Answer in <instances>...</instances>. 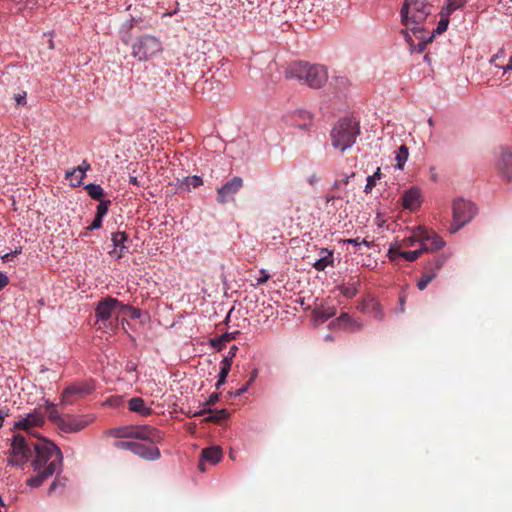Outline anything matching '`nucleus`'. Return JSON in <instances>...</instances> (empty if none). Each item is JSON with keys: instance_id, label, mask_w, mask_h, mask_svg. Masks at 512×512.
<instances>
[{"instance_id": "3c124183", "label": "nucleus", "mask_w": 512, "mask_h": 512, "mask_svg": "<svg viewBox=\"0 0 512 512\" xmlns=\"http://www.w3.org/2000/svg\"><path fill=\"white\" fill-rule=\"evenodd\" d=\"M232 361H233V358L231 356H226L222 361H221V364H220V368H225L226 370H229L231 369V366H232Z\"/></svg>"}, {"instance_id": "a878e982", "label": "nucleus", "mask_w": 512, "mask_h": 512, "mask_svg": "<svg viewBox=\"0 0 512 512\" xmlns=\"http://www.w3.org/2000/svg\"><path fill=\"white\" fill-rule=\"evenodd\" d=\"M90 167H91L90 164L86 160H83L82 163L78 167L74 168L72 171L66 172V178H70V177H72V175L79 173L77 183H73V186H79L82 184V181H83L84 177L86 176V171L89 170Z\"/></svg>"}, {"instance_id": "ddd939ff", "label": "nucleus", "mask_w": 512, "mask_h": 512, "mask_svg": "<svg viewBox=\"0 0 512 512\" xmlns=\"http://www.w3.org/2000/svg\"><path fill=\"white\" fill-rule=\"evenodd\" d=\"M243 186V179L235 176L217 190V201L225 204L234 200V196Z\"/></svg>"}, {"instance_id": "aec40b11", "label": "nucleus", "mask_w": 512, "mask_h": 512, "mask_svg": "<svg viewBox=\"0 0 512 512\" xmlns=\"http://www.w3.org/2000/svg\"><path fill=\"white\" fill-rule=\"evenodd\" d=\"M129 410L140 414L141 416H149L153 413L151 407L146 406L141 397H133L128 402Z\"/></svg>"}, {"instance_id": "8fccbe9b", "label": "nucleus", "mask_w": 512, "mask_h": 512, "mask_svg": "<svg viewBox=\"0 0 512 512\" xmlns=\"http://www.w3.org/2000/svg\"><path fill=\"white\" fill-rule=\"evenodd\" d=\"M351 317L349 316L348 313H342L338 318H337V322L339 323V325H348L351 323Z\"/></svg>"}, {"instance_id": "393cba45", "label": "nucleus", "mask_w": 512, "mask_h": 512, "mask_svg": "<svg viewBox=\"0 0 512 512\" xmlns=\"http://www.w3.org/2000/svg\"><path fill=\"white\" fill-rule=\"evenodd\" d=\"M406 28L412 32L413 37H415L418 41L431 42L434 37L433 32L430 34L429 31H427L421 25H412Z\"/></svg>"}, {"instance_id": "cd10ccee", "label": "nucleus", "mask_w": 512, "mask_h": 512, "mask_svg": "<svg viewBox=\"0 0 512 512\" xmlns=\"http://www.w3.org/2000/svg\"><path fill=\"white\" fill-rule=\"evenodd\" d=\"M336 315V308L334 306L322 307L314 311V316L317 320L325 322Z\"/></svg>"}, {"instance_id": "4468645a", "label": "nucleus", "mask_w": 512, "mask_h": 512, "mask_svg": "<svg viewBox=\"0 0 512 512\" xmlns=\"http://www.w3.org/2000/svg\"><path fill=\"white\" fill-rule=\"evenodd\" d=\"M420 247L423 252H434L441 249L445 242L433 231L419 227Z\"/></svg>"}, {"instance_id": "69168bd1", "label": "nucleus", "mask_w": 512, "mask_h": 512, "mask_svg": "<svg viewBox=\"0 0 512 512\" xmlns=\"http://www.w3.org/2000/svg\"><path fill=\"white\" fill-rule=\"evenodd\" d=\"M361 240L359 238H355V239H349L348 240V243H351V244H354V245H361Z\"/></svg>"}, {"instance_id": "680f3d73", "label": "nucleus", "mask_w": 512, "mask_h": 512, "mask_svg": "<svg viewBox=\"0 0 512 512\" xmlns=\"http://www.w3.org/2000/svg\"><path fill=\"white\" fill-rule=\"evenodd\" d=\"M258 376V370L257 369H254L252 372H251V375H250V378L248 380L247 383H249V385L257 378Z\"/></svg>"}, {"instance_id": "f8f14e48", "label": "nucleus", "mask_w": 512, "mask_h": 512, "mask_svg": "<svg viewBox=\"0 0 512 512\" xmlns=\"http://www.w3.org/2000/svg\"><path fill=\"white\" fill-rule=\"evenodd\" d=\"M445 261L446 258L444 256H436L426 264L422 277L417 282V287L420 291L426 289L428 284L437 277Z\"/></svg>"}, {"instance_id": "c9c22d12", "label": "nucleus", "mask_w": 512, "mask_h": 512, "mask_svg": "<svg viewBox=\"0 0 512 512\" xmlns=\"http://www.w3.org/2000/svg\"><path fill=\"white\" fill-rule=\"evenodd\" d=\"M359 281L352 283L348 286H342L341 293L347 298H353L358 292Z\"/></svg>"}, {"instance_id": "c756f323", "label": "nucleus", "mask_w": 512, "mask_h": 512, "mask_svg": "<svg viewBox=\"0 0 512 512\" xmlns=\"http://www.w3.org/2000/svg\"><path fill=\"white\" fill-rule=\"evenodd\" d=\"M85 190L87 191L88 195L94 200H101V198L104 196V190L98 184L90 183L85 186Z\"/></svg>"}, {"instance_id": "79ce46f5", "label": "nucleus", "mask_w": 512, "mask_h": 512, "mask_svg": "<svg viewBox=\"0 0 512 512\" xmlns=\"http://www.w3.org/2000/svg\"><path fill=\"white\" fill-rule=\"evenodd\" d=\"M66 480L67 479L65 477H60L57 475L49 487V494L54 492L57 488H63L66 485Z\"/></svg>"}, {"instance_id": "1a4fd4ad", "label": "nucleus", "mask_w": 512, "mask_h": 512, "mask_svg": "<svg viewBox=\"0 0 512 512\" xmlns=\"http://www.w3.org/2000/svg\"><path fill=\"white\" fill-rule=\"evenodd\" d=\"M124 309H128V306L123 305L117 299L108 296L98 302L95 309V315L98 321L105 323L112 318L117 319Z\"/></svg>"}, {"instance_id": "6ab92c4d", "label": "nucleus", "mask_w": 512, "mask_h": 512, "mask_svg": "<svg viewBox=\"0 0 512 512\" xmlns=\"http://www.w3.org/2000/svg\"><path fill=\"white\" fill-rule=\"evenodd\" d=\"M312 118V114L307 111H296L293 114L292 125L302 130H307L312 125Z\"/></svg>"}, {"instance_id": "f257e3e1", "label": "nucleus", "mask_w": 512, "mask_h": 512, "mask_svg": "<svg viewBox=\"0 0 512 512\" xmlns=\"http://www.w3.org/2000/svg\"><path fill=\"white\" fill-rule=\"evenodd\" d=\"M36 458L32 462L35 475L28 478L26 484L39 487L47 478L62 468L63 455L61 450L51 441L40 440L34 444Z\"/></svg>"}, {"instance_id": "f3484780", "label": "nucleus", "mask_w": 512, "mask_h": 512, "mask_svg": "<svg viewBox=\"0 0 512 512\" xmlns=\"http://www.w3.org/2000/svg\"><path fill=\"white\" fill-rule=\"evenodd\" d=\"M111 240L113 242L114 249L109 253L115 254L117 259L122 258L128 250V247L125 245V242L128 240L127 234L125 232L113 233Z\"/></svg>"}, {"instance_id": "c03bdc74", "label": "nucleus", "mask_w": 512, "mask_h": 512, "mask_svg": "<svg viewBox=\"0 0 512 512\" xmlns=\"http://www.w3.org/2000/svg\"><path fill=\"white\" fill-rule=\"evenodd\" d=\"M229 372L230 371L226 370L225 368H220V371L218 374V381L215 385L216 389H219L226 382Z\"/></svg>"}, {"instance_id": "2f4dec72", "label": "nucleus", "mask_w": 512, "mask_h": 512, "mask_svg": "<svg viewBox=\"0 0 512 512\" xmlns=\"http://www.w3.org/2000/svg\"><path fill=\"white\" fill-rule=\"evenodd\" d=\"M403 246H401V243L400 244H393L391 245V247L389 248L388 250V258L391 262L393 263H398V259L399 258H402V254L404 251L401 250Z\"/></svg>"}, {"instance_id": "39448f33", "label": "nucleus", "mask_w": 512, "mask_h": 512, "mask_svg": "<svg viewBox=\"0 0 512 512\" xmlns=\"http://www.w3.org/2000/svg\"><path fill=\"white\" fill-rule=\"evenodd\" d=\"M431 5L425 0H405L401 8V21L406 27L421 25L431 13Z\"/></svg>"}, {"instance_id": "09e8293b", "label": "nucleus", "mask_w": 512, "mask_h": 512, "mask_svg": "<svg viewBox=\"0 0 512 512\" xmlns=\"http://www.w3.org/2000/svg\"><path fill=\"white\" fill-rule=\"evenodd\" d=\"M270 277V274L266 270H260V277L257 279L256 285L265 284L270 279Z\"/></svg>"}, {"instance_id": "9b49d317", "label": "nucleus", "mask_w": 512, "mask_h": 512, "mask_svg": "<svg viewBox=\"0 0 512 512\" xmlns=\"http://www.w3.org/2000/svg\"><path fill=\"white\" fill-rule=\"evenodd\" d=\"M95 389L91 382H77L66 387L62 393L61 402L63 404H72L75 400L82 398Z\"/></svg>"}, {"instance_id": "338daca9", "label": "nucleus", "mask_w": 512, "mask_h": 512, "mask_svg": "<svg viewBox=\"0 0 512 512\" xmlns=\"http://www.w3.org/2000/svg\"><path fill=\"white\" fill-rule=\"evenodd\" d=\"M5 79H8V77L6 76V74H2V75L0 76V83L7 84V83L5 82Z\"/></svg>"}, {"instance_id": "423d86ee", "label": "nucleus", "mask_w": 512, "mask_h": 512, "mask_svg": "<svg viewBox=\"0 0 512 512\" xmlns=\"http://www.w3.org/2000/svg\"><path fill=\"white\" fill-rule=\"evenodd\" d=\"M110 434L118 438H135L150 444L160 443L163 438L161 432L150 425L118 427L112 429Z\"/></svg>"}, {"instance_id": "5fc2aeb1", "label": "nucleus", "mask_w": 512, "mask_h": 512, "mask_svg": "<svg viewBox=\"0 0 512 512\" xmlns=\"http://www.w3.org/2000/svg\"><path fill=\"white\" fill-rule=\"evenodd\" d=\"M218 401H219V394L213 393V394H211L209 396V398L207 399L205 405L206 406H212V405L216 404Z\"/></svg>"}, {"instance_id": "c85d7f7f", "label": "nucleus", "mask_w": 512, "mask_h": 512, "mask_svg": "<svg viewBox=\"0 0 512 512\" xmlns=\"http://www.w3.org/2000/svg\"><path fill=\"white\" fill-rule=\"evenodd\" d=\"M466 0H446V6L442 8V14L450 16L457 9L462 8Z\"/></svg>"}, {"instance_id": "5701e85b", "label": "nucleus", "mask_w": 512, "mask_h": 512, "mask_svg": "<svg viewBox=\"0 0 512 512\" xmlns=\"http://www.w3.org/2000/svg\"><path fill=\"white\" fill-rule=\"evenodd\" d=\"M210 413L211 415L204 419L206 422H215L219 423L220 421L227 419L229 417V412L226 409H220V410H202L199 412H196L194 416H200L204 413Z\"/></svg>"}, {"instance_id": "13d9d810", "label": "nucleus", "mask_w": 512, "mask_h": 512, "mask_svg": "<svg viewBox=\"0 0 512 512\" xmlns=\"http://www.w3.org/2000/svg\"><path fill=\"white\" fill-rule=\"evenodd\" d=\"M248 387H249V383H247L245 386H243L242 388L238 389L236 392H235V396H241L242 394H244L247 390H248Z\"/></svg>"}, {"instance_id": "bf43d9fd", "label": "nucleus", "mask_w": 512, "mask_h": 512, "mask_svg": "<svg viewBox=\"0 0 512 512\" xmlns=\"http://www.w3.org/2000/svg\"><path fill=\"white\" fill-rule=\"evenodd\" d=\"M129 182L132 184V185H135V186H141V182L138 180V178L136 176H130L129 177Z\"/></svg>"}, {"instance_id": "0e129e2a", "label": "nucleus", "mask_w": 512, "mask_h": 512, "mask_svg": "<svg viewBox=\"0 0 512 512\" xmlns=\"http://www.w3.org/2000/svg\"><path fill=\"white\" fill-rule=\"evenodd\" d=\"M336 81H339L340 85L345 86L348 83V79L346 77H338Z\"/></svg>"}, {"instance_id": "0eeeda50", "label": "nucleus", "mask_w": 512, "mask_h": 512, "mask_svg": "<svg viewBox=\"0 0 512 512\" xmlns=\"http://www.w3.org/2000/svg\"><path fill=\"white\" fill-rule=\"evenodd\" d=\"M34 444L35 443H30L21 434L14 435L10 448V455L8 457V464L17 466L26 463L32 455L31 446L34 447Z\"/></svg>"}, {"instance_id": "a19ab883", "label": "nucleus", "mask_w": 512, "mask_h": 512, "mask_svg": "<svg viewBox=\"0 0 512 512\" xmlns=\"http://www.w3.org/2000/svg\"><path fill=\"white\" fill-rule=\"evenodd\" d=\"M448 24H449V16L443 15L441 13V19L437 25V28L433 31L434 35L441 34V33L445 32L447 30Z\"/></svg>"}, {"instance_id": "864d4df0", "label": "nucleus", "mask_w": 512, "mask_h": 512, "mask_svg": "<svg viewBox=\"0 0 512 512\" xmlns=\"http://www.w3.org/2000/svg\"><path fill=\"white\" fill-rule=\"evenodd\" d=\"M15 428L28 431L31 427H30L29 423L26 421V417H25L15 423Z\"/></svg>"}, {"instance_id": "ea45409f", "label": "nucleus", "mask_w": 512, "mask_h": 512, "mask_svg": "<svg viewBox=\"0 0 512 512\" xmlns=\"http://www.w3.org/2000/svg\"><path fill=\"white\" fill-rule=\"evenodd\" d=\"M232 339H233L232 334H230V333H225V334H223L220 338L212 340L211 344H212V346H214V347H215V348H217L218 350H221V349H222V347H223V345H224L226 342H228V341H230V340H232Z\"/></svg>"}, {"instance_id": "f03ea898", "label": "nucleus", "mask_w": 512, "mask_h": 512, "mask_svg": "<svg viewBox=\"0 0 512 512\" xmlns=\"http://www.w3.org/2000/svg\"><path fill=\"white\" fill-rule=\"evenodd\" d=\"M285 77L287 79H297L311 88L319 89L327 82L328 73L322 65L297 61L287 67Z\"/></svg>"}, {"instance_id": "b1692460", "label": "nucleus", "mask_w": 512, "mask_h": 512, "mask_svg": "<svg viewBox=\"0 0 512 512\" xmlns=\"http://www.w3.org/2000/svg\"><path fill=\"white\" fill-rule=\"evenodd\" d=\"M203 184V180L201 177L199 176H188V177H185L183 178L181 181H179L178 183V189L180 191H190L191 187L193 188H197L199 186H201Z\"/></svg>"}, {"instance_id": "a211bd4d", "label": "nucleus", "mask_w": 512, "mask_h": 512, "mask_svg": "<svg viewBox=\"0 0 512 512\" xmlns=\"http://www.w3.org/2000/svg\"><path fill=\"white\" fill-rule=\"evenodd\" d=\"M402 205L406 209L414 210L420 205V191L416 187L406 190L402 196Z\"/></svg>"}, {"instance_id": "2eb2a0df", "label": "nucleus", "mask_w": 512, "mask_h": 512, "mask_svg": "<svg viewBox=\"0 0 512 512\" xmlns=\"http://www.w3.org/2000/svg\"><path fill=\"white\" fill-rule=\"evenodd\" d=\"M497 170L508 181L512 179V151L501 148L500 157L496 164Z\"/></svg>"}, {"instance_id": "412c9836", "label": "nucleus", "mask_w": 512, "mask_h": 512, "mask_svg": "<svg viewBox=\"0 0 512 512\" xmlns=\"http://www.w3.org/2000/svg\"><path fill=\"white\" fill-rule=\"evenodd\" d=\"M222 457L223 452L219 446L208 447L201 451V459L203 461L210 462L213 465L220 462Z\"/></svg>"}, {"instance_id": "4d7b16f0", "label": "nucleus", "mask_w": 512, "mask_h": 512, "mask_svg": "<svg viewBox=\"0 0 512 512\" xmlns=\"http://www.w3.org/2000/svg\"><path fill=\"white\" fill-rule=\"evenodd\" d=\"M9 283L8 277L0 272V291Z\"/></svg>"}, {"instance_id": "6e6d98bb", "label": "nucleus", "mask_w": 512, "mask_h": 512, "mask_svg": "<svg viewBox=\"0 0 512 512\" xmlns=\"http://www.w3.org/2000/svg\"><path fill=\"white\" fill-rule=\"evenodd\" d=\"M499 68L503 69L504 73H507L508 71H512V56L509 57L507 64L499 65Z\"/></svg>"}, {"instance_id": "20e7f679", "label": "nucleus", "mask_w": 512, "mask_h": 512, "mask_svg": "<svg viewBox=\"0 0 512 512\" xmlns=\"http://www.w3.org/2000/svg\"><path fill=\"white\" fill-rule=\"evenodd\" d=\"M162 52V42L159 38L150 34L136 37L131 45V55L140 62L152 60Z\"/></svg>"}, {"instance_id": "f704fd0d", "label": "nucleus", "mask_w": 512, "mask_h": 512, "mask_svg": "<svg viewBox=\"0 0 512 512\" xmlns=\"http://www.w3.org/2000/svg\"><path fill=\"white\" fill-rule=\"evenodd\" d=\"M405 39L407 43H409L410 47L418 53H422L425 50L426 45L429 43L425 41H419L417 44H415L413 37L408 32H405Z\"/></svg>"}, {"instance_id": "052dcab7", "label": "nucleus", "mask_w": 512, "mask_h": 512, "mask_svg": "<svg viewBox=\"0 0 512 512\" xmlns=\"http://www.w3.org/2000/svg\"><path fill=\"white\" fill-rule=\"evenodd\" d=\"M237 351H238V347L236 345H232L229 349L228 356H231L232 358H234Z\"/></svg>"}, {"instance_id": "e433bc0d", "label": "nucleus", "mask_w": 512, "mask_h": 512, "mask_svg": "<svg viewBox=\"0 0 512 512\" xmlns=\"http://www.w3.org/2000/svg\"><path fill=\"white\" fill-rule=\"evenodd\" d=\"M416 243L420 244L419 228L410 237H406L401 241L403 247H413Z\"/></svg>"}, {"instance_id": "6e6552de", "label": "nucleus", "mask_w": 512, "mask_h": 512, "mask_svg": "<svg viewBox=\"0 0 512 512\" xmlns=\"http://www.w3.org/2000/svg\"><path fill=\"white\" fill-rule=\"evenodd\" d=\"M476 213L474 205L467 200L457 199L453 202V221L449 228L451 233H456L465 224L470 222Z\"/></svg>"}, {"instance_id": "4be33fe9", "label": "nucleus", "mask_w": 512, "mask_h": 512, "mask_svg": "<svg viewBox=\"0 0 512 512\" xmlns=\"http://www.w3.org/2000/svg\"><path fill=\"white\" fill-rule=\"evenodd\" d=\"M333 264L332 251L322 248L320 250V258L313 263V267L318 271H323L328 265Z\"/></svg>"}, {"instance_id": "9d476101", "label": "nucleus", "mask_w": 512, "mask_h": 512, "mask_svg": "<svg viewBox=\"0 0 512 512\" xmlns=\"http://www.w3.org/2000/svg\"><path fill=\"white\" fill-rule=\"evenodd\" d=\"M94 421L92 415H64L59 421V429L65 433H77L85 429Z\"/></svg>"}, {"instance_id": "37998d69", "label": "nucleus", "mask_w": 512, "mask_h": 512, "mask_svg": "<svg viewBox=\"0 0 512 512\" xmlns=\"http://www.w3.org/2000/svg\"><path fill=\"white\" fill-rule=\"evenodd\" d=\"M111 204L110 200L101 201L97 206L96 215L103 219V217L107 214L109 205Z\"/></svg>"}, {"instance_id": "4c0bfd02", "label": "nucleus", "mask_w": 512, "mask_h": 512, "mask_svg": "<svg viewBox=\"0 0 512 512\" xmlns=\"http://www.w3.org/2000/svg\"><path fill=\"white\" fill-rule=\"evenodd\" d=\"M505 57V50L504 48H501L495 55L492 56V58L490 59V63L493 64L495 67L499 68V65H502L504 63Z\"/></svg>"}, {"instance_id": "473e14b6", "label": "nucleus", "mask_w": 512, "mask_h": 512, "mask_svg": "<svg viewBox=\"0 0 512 512\" xmlns=\"http://www.w3.org/2000/svg\"><path fill=\"white\" fill-rule=\"evenodd\" d=\"M26 421L29 423L31 428L40 427L44 424V417L42 414L34 412L26 416Z\"/></svg>"}, {"instance_id": "de8ad7c7", "label": "nucleus", "mask_w": 512, "mask_h": 512, "mask_svg": "<svg viewBox=\"0 0 512 512\" xmlns=\"http://www.w3.org/2000/svg\"><path fill=\"white\" fill-rule=\"evenodd\" d=\"M26 97H27V93L25 91H23L22 93H18L14 96V99H15V102L18 106H25L27 101H26Z\"/></svg>"}, {"instance_id": "603ef678", "label": "nucleus", "mask_w": 512, "mask_h": 512, "mask_svg": "<svg viewBox=\"0 0 512 512\" xmlns=\"http://www.w3.org/2000/svg\"><path fill=\"white\" fill-rule=\"evenodd\" d=\"M102 218L98 217L97 215L95 216L94 220L92 221V223L88 226V230H94V229H98L101 227L102 225Z\"/></svg>"}, {"instance_id": "a18cd8bd", "label": "nucleus", "mask_w": 512, "mask_h": 512, "mask_svg": "<svg viewBox=\"0 0 512 512\" xmlns=\"http://www.w3.org/2000/svg\"><path fill=\"white\" fill-rule=\"evenodd\" d=\"M354 176H355V173H352L351 175L346 176L345 178H343L341 180H336L332 186V189L338 190V189H341L343 186L348 185L350 178H352Z\"/></svg>"}, {"instance_id": "49530a36", "label": "nucleus", "mask_w": 512, "mask_h": 512, "mask_svg": "<svg viewBox=\"0 0 512 512\" xmlns=\"http://www.w3.org/2000/svg\"><path fill=\"white\" fill-rule=\"evenodd\" d=\"M135 441H117L114 446L118 449L129 450L132 452Z\"/></svg>"}, {"instance_id": "58836bf2", "label": "nucleus", "mask_w": 512, "mask_h": 512, "mask_svg": "<svg viewBox=\"0 0 512 512\" xmlns=\"http://www.w3.org/2000/svg\"><path fill=\"white\" fill-rule=\"evenodd\" d=\"M424 253L421 247L419 249H416L414 251H404L402 254V258H404L408 262H414L416 261L420 255Z\"/></svg>"}, {"instance_id": "7c9ffc66", "label": "nucleus", "mask_w": 512, "mask_h": 512, "mask_svg": "<svg viewBox=\"0 0 512 512\" xmlns=\"http://www.w3.org/2000/svg\"><path fill=\"white\" fill-rule=\"evenodd\" d=\"M45 411L49 419L59 428V421L63 419V416H60L56 406L53 403L46 402Z\"/></svg>"}, {"instance_id": "e2e57ef3", "label": "nucleus", "mask_w": 512, "mask_h": 512, "mask_svg": "<svg viewBox=\"0 0 512 512\" xmlns=\"http://www.w3.org/2000/svg\"><path fill=\"white\" fill-rule=\"evenodd\" d=\"M8 415V413L3 410V409H0V428L2 427L3 425V421H4V418Z\"/></svg>"}, {"instance_id": "7ed1b4c3", "label": "nucleus", "mask_w": 512, "mask_h": 512, "mask_svg": "<svg viewBox=\"0 0 512 512\" xmlns=\"http://www.w3.org/2000/svg\"><path fill=\"white\" fill-rule=\"evenodd\" d=\"M359 134V122L350 117L342 118L331 130V144L335 149L344 152L354 145Z\"/></svg>"}, {"instance_id": "774afa93", "label": "nucleus", "mask_w": 512, "mask_h": 512, "mask_svg": "<svg viewBox=\"0 0 512 512\" xmlns=\"http://www.w3.org/2000/svg\"><path fill=\"white\" fill-rule=\"evenodd\" d=\"M78 177H79V173H76L75 175H72V177H70L69 179L71 180V182L75 181V183H77Z\"/></svg>"}, {"instance_id": "bb28decb", "label": "nucleus", "mask_w": 512, "mask_h": 512, "mask_svg": "<svg viewBox=\"0 0 512 512\" xmlns=\"http://www.w3.org/2000/svg\"><path fill=\"white\" fill-rule=\"evenodd\" d=\"M409 157V148L403 144L395 152L396 168L402 170Z\"/></svg>"}, {"instance_id": "72a5a7b5", "label": "nucleus", "mask_w": 512, "mask_h": 512, "mask_svg": "<svg viewBox=\"0 0 512 512\" xmlns=\"http://www.w3.org/2000/svg\"><path fill=\"white\" fill-rule=\"evenodd\" d=\"M380 178H381V169L377 168L376 172L373 175L368 176L367 183L364 188V192L366 194L371 193L373 188L376 186V180H378Z\"/></svg>"}, {"instance_id": "dca6fc26", "label": "nucleus", "mask_w": 512, "mask_h": 512, "mask_svg": "<svg viewBox=\"0 0 512 512\" xmlns=\"http://www.w3.org/2000/svg\"><path fill=\"white\" fill-rule=\"evenodd\" d=\"M153 445H144L142 443L136 442L134 443L132 453L142 457L145 460H156L160 458V450Z\"/></svg>"}]
</instances>
